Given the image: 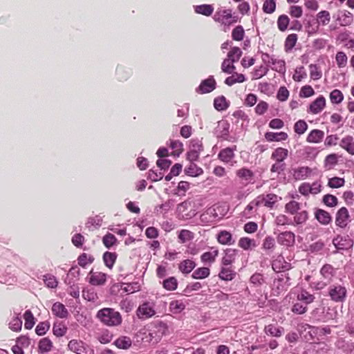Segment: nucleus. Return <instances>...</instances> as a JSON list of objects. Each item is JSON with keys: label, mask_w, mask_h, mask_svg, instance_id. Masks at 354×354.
Instances as JSON below:
<instances>
[{"label": "nucleus", "mask_w": 354, "mask_h": 354, "mask_svg": "<svg viewBox=\"0 0 354 354\" xmlns=\"http://www.w3.org/2000/svg\"><path fill=\"white\" fill-rule=\"evenodd\" d=\"M187 303L183 300H174L169 303V311L174 314L181 313L186 307Z\"/></svg>", "instance_id": "2f4dec72"}, {"label": "nucleus", "mask_w": 354, "mask_h": 354, "mask_svg": "<svg viewBox=\"0 0 354 354\" xmlns=\"http://www.w3.org/2000/svg\"><path fill=\"white\" fill-rule=\"evenodd\" d=\"M194 10L198 14L209 17L213 13L214 8L212 5L203 4L195 6Z\"/></svg>", "instance_id": "37998d69"}, {"label": "nucleus", "mask_w": 354, "mask_h": 354, "mask_svg": "<svg viewBox=\"0 0 354 354\" xmlns=\"http://www.w3.org/2000/svg\"><path fill=\"white\" fill-rule=\"evenodd\" d=\"M230 124L227 120H222L218 121L215 130L217 138L229 142L233 141L232 137L230 136Z\"/></svg>", "instance_id": "9b49d317"}, {"label": "nucleus", "mask_w": 354, "mask_h": 354, "mask_svg": "<svg viewBox=\"0 0 354 354\" xmlns=\"http://www.w3.org/2000/svg\"><path fill=\"white\" fill-rule=\"evenodd\" d=\"M82 297L88 301L95 302L98 299L97 292L93 288H85L82 290Z\"/></svg>", "instance_id": "49530a36"}, {"label": "nucleus", "mask_w": 354, "mask_h": 354, "mask_svg": "<svg viewBox=\"0 0 354 354\" xmlns=\"http://www.w3.org/2000/svg\"><path fill=\"white\" fill-rule=\"evenodd\" d=\"M339 20L342 26L349 25L353 21V15L350 12L345 10L339 16Z\"/></svg>", "instance_id": "69168bd1"}, {"label": "nucleus", "mask_w": 354, "mask_h": 354, "mask_svg": "<svg viewBox=\"0 0 354 354\" xmlns=\"http://www.w3.org/2000/svg\"><path fill=\"white\" fill-rule=\"evenodd\" d=\"M88 282L93 286H103L106 282L107 275L102 272L90 271L88 276Z\"/></svg>", "instance_id": "ddd939ff"}, {"label": "nucleus", "mask_w": 354, "mask_h": 354, "mask_svg": "<svg viewBox=\"0 0 354 354\" xmlns=\"http://www.w3.org/2000/svg\"><path fill=\"white\" fill-rule=\"evenodd\" d=\"M167 145L174 150L172 152L173 156H178L183 151V145L180 140H169Z\"/></svg>", "instance_id": "a19ab883"}, {"label": "nucleus", "mask_w": 354, "mask_h": 354, "mask_svg": "<svg viewBox=\"0 0 354 354\" xmlns=\"http://www.w3.org/2000/svg\"><path fill=\"white\" fill-rule=\"evenodd\" d=\"M234 62H232L227 58L225 59L221 64L222 71L227 74L233 73L236 68L235 66L234 65Z\"/></svg>", "instance_id": "4d7b16f0"}, {"label": "nucleus", "mask_w": 354, "mask_h": 354, "mask_svg": "<svg viewBox=\"0 0 354 354\" xmlns=\"http://www.w3.org/2000/svg\"><path fill=\"white\" fill-rule=\"evenodd\" d=\"M339 146L349 154L354 155V138L352 136L344 137L339 142Z\"/></svg>", "instance_id": "5701e85b"}, {"label": "nucleus", "mask_w": 354, "mask_h": 354, "mask_svg": "<svg viewBox=\"0 0 354 354\" xmlns=\"http://www.w3.org/2000/svg\"><path fill=\"white\" fill-rule=\"evenodd\" d=\"M330 100L332 104H340L344 100V95L341 91L334 89L330 93Z\"/></svg>", "instance_id": "5fc2aeb1"}, {"label": "nucleus", "mask_w": 354, "mask_h": 354, "mask_svg": "<svg viewBox=\"0 0 354 354\" xmlns=\"http://www.w3.org/2000/svg\"><path fill=\"white\" fill-rule=\"evenodd\" d=\"M217 241L221 245H231L234 243L232 234L227 230H221L216 235Z\"/></svg>", "instance_id": "4be33fe9"}, {"label": "nucleus", "mask_w": 354, "mask_h": 354, "mask_svg": "<svg viewBox=\"0 0 354 354\" xmlns=\"http://www.w3.org/2000/svg\"><path fill=\"white\" fill-rule=\"evenodd\" d=\"M322 202L328 207H333L337 205V198L332 194H326L322 198Z\"/></svg>", "instance_id": "052dcab7"}, {"label": "nucleus", "mask_w": 354, "mask_h": 354, "mask_svg": "<svg viewBox=\"0 0 354 354\" xmlns=\"http://www.w3.org/2000/svg\"><path fill=\"white\" fill-rule=\"evenodd\" d=\"M297 37L296 34L289 35L285 41L284 48L286 52L291 50L296 44Z\"/></svg>", "instance_id": "6e6d98bb"}, {"label": "nucleus", "mask_w": 354, "mask_h": 354, "mask_svg": "<svg viewBox=\"0 0 354 354\" xmlns=\"http://www.w3.org/2000/svg\"><path fill=\"white\" fill-rule=\"evenodd\" d=\"M265 138L268 142H280L286 140L288 138L286 133L281 132H267L264 135Z\"/></svg>", "instance_id": "cd10ccee"}, {"label": "nucleus", "mask_w": 354, "mask_h": 354, "mask_svg": "<svg viewBox=\"0 0 354 354\" xmlns=\"http://www.w3.org/2000/svg\"><path fill=\"white\" fill-rule=\"evenodd\" d=\"M53 348V343L49 337L41 339L38 343V350L40 353L50 352Z\"/></svg>", "instance_id": "473e14b6"}, {"label": "nucleus", "mask_w": 354, "mask_h": 354, "mask_svg": "<svg viewBox=\"0 0 354 354\" xmlns=\"http://www.w3.org/2000/svg\"><path fill=\"white\" fill-rule=\"evenodd\" d=\"M52 313L59 318H66L68 312L64 304L60 302H55L52 306Z\"/></svg>", "instance_id": "393cba45"}, {"label": "nucleus", "mask_w": 354, "mask_h": 354, "mask_svg": "<svg viewBox=\"0 0 354 354\" xmlns=\"http://www.w3.org/2000/svg\"><path fill=\"white\" fill-rule=\"evenodd\" d=\"M24 319L25 321L24 328L27 330H30L35 324V318L30 310H27L24 313Z\"/></svg>", "instance_id": "79ce46f5"}, {"label": "nucleus", "mask_w": 354, "mask_h": 354, "mask_svg": "<svg viewBox=\"0 0 354 354\" xmlns=\"http://www.w3.org/2000/svg\"><path fill=\"white\" fill-rule=\"evenodd\" d=\"M335 59L339 68H344L347 64L348 57L342 51H339L337 53Z\"/></svg>", "instance_id": "0e129e2a"}, {"label": "nucleus", "mask_w": 354, "mask_h": 354, "mask_svg": "<svg viewBox=\"0 0 354 354\" xmlns=\"http://www.w3.org/2000/svg\"><path fill=\"white\" fill-rule=\"evenodd\" d=\"M236 275L234 268L232 266L221 265V270L218 274L222 281H229L233 280Z\"/></svg>", "instance_id": "4468645a"}, {"label": "nucleus", "mask_w": 354, "mask_h": 354, "mask_svg": "<svg viewBox=\"0 0 354 354\" xmlns=\"http://www.w3.org/2000/svg\"><path fill=\"white\" fill-rule=\"evenodd\" d=\"M326 106V99L323 95H319L311 102V113L317 114L320 113Z\"/></svg>", "instance_id": "c85d7f7f"}, {"label": "nucleus", "mask_w": 354, "mask_h": 354, "mask_svg": "<svg viewBox=\"0 0 354 354\" xmlns=\"http://www.w3.org/2000/svg\"><path fill=\"white\" fill-rule=\"evenodd\" d=\"M194 238V233L188 230H181L179 231L178 234V241L180 243H185L188 241H191Z\"/></svg>", "instance_id": "ea45409f"}, {"label": "nucleus", "mask_w": 354, "mask_h": 354, "mask_svg": "<svg viewBox=\"0 0 354 354\" xmlns=\"http://www.w3.org/2000/svg\"><path fill=\"white\" fill-rule=\"evenodd\" d=\"M271 68L272 70L284 73L286 72V63L282 59H271Z\"/></svg>", "instance_id": "a18cd8bd"}, {"label": "nucleus", "mask_w": 354, "mask_h": 354, "mask_svg": "<svg viewBox=\"0 0 354 354\" xmlns=\"http://www.w3.org/2000/svg\"><path fill=\"white\" fill-rule=\"evenodd\" d=\"M281 198L280 196L273 193L261 194L257 197L260 206L263 205L270 209H273Z\"/></svg>", "instance_id": "0eeeda50"}, {"label": "nucleus", "mask_w": 354, "mask_h": 354, "mask_svg": "<svg viewBox=\"0 0 354 354\" xmlns=\"http://www.w3.org/2000/svg\"><path fill=\"white\" fill-rule=\"evenodd\" d=\"M245 36V30L242 26H236L232 31V37L234 41H242Z\"/></svg>", "instance_id": "864d4df0"}, {"label": "nucleus", "mask_w": 354, "mask_h": 354, "mask_svg": "<svg viewBox=\"0 0 354 354\" xmlns=\"http://www.w3.org/2000/svg\"><path fill=\"white\" fill-rule=\"evenodd\" d=\"M238 246L244 250H250L255 248L257 244L254 239L244 236L239 240Z\"/></svg>", "instance_id": "a878e982"}, {"label": "nucleus", "mask_w": 354, "mask_h": 354, "mask_svg": "<svg viewBox=\"0 0 354 354\" xmlns=\"http://www.w3.org/2000/svg\"><path fill=\"white\" fill-rule=\"evenodd\" d=\"M320 274L326 279H330L335 274V270L330 264L326 263L320 269Z\"/></svg>", "instance_id": "58836bf2"}, {"label": "nucleus", "mask_w": 354, "mask_h": 354, "mask_svg": "<svg viewBox=\"0 0 354 354\" xmlns=\"http://www.w3.org/2000/svg\"><path fill=\"white\" fill-rule=\"evenodd\" d=\"M214 20L216 22L220 23L225 26H230L232 24L238 21V17L233 16L230 9H219L218 10L214 17Z\"/></svg>", "instance_id": "7ed1b4c3"}, {"label": "nucleus", "mask_w": 354, "mask_h": 354, "mask_svg": "<svg viewBox=\"0 0 354 354\" xmlns=\"http://www.w3.org/2000/svg\"><path fill=\"white\" fill-rule=\"evenodd\" d=\"M353 241L348 236L338 235L333 239V244L337 249V251L334 252V253L339 250H347L353 246Z\"/></svg>", "instance_id": "f8f14e48"}, {"label": "nucleus", "mask_w": 354, "mask_h": 354, "mask_svg": "<svg viewBox=\"0 0 354 354\" xmlns=\"http://www.w3.org/2000/svg\"><path fill=\"white\" fill-rule=\"evenodd\" d=\"M277 242L283 246H291L295 243V234L291 232H281L277 236Z\"/></svg>", "instance_id": "a211bd4d"}, {"label": "nucleus", "mask_w": 354, "mask_h": 354, "mask_svg": "<svg viewBox=\"0 0 354 354\" xmlns=\"http://www.w3.org/2000/svg\"><path fill=\"white\" fill-rule=\"evenodd\" d=\"M155 302L153 301H146L139 306L137 310V315L140 319H148L156 314Z\"/></svg>", "instance_id": "39448f33"}, {"label": "nucleus", "mask_w": 354, "mask_h": 354, "mask_svg": "<svg viewBox=\"0 0 354 354\" xmlns=\"http://www.w3.org/2000/svg\"><path fill=\"white\" fill-rule=\"evenodd\" d=\"M236 151V146L229 147L224 148L220 151L218 154V158L225 164H230V166H234L236 161L234 160L235 158L234 151Z\"/></svg>", "instance_id": "1a4fd4ad"}, {"label": "nucleus", "mask_w": 354, "mask_h": 354, "mask_svg": "<svg viewBox=\"0 0 354 354\" xmlns=\"http://www.w3.org/2000/svg\"><path fill=\"white\" fill-rule=\"evenodd\" d=\"M68 349L76 354H93V351L91 349L87 344L80 339H73L68 342Z\"/></svg>", "instance_id": "20e7f679"}, {"label": "nucleus", "mask_w": 354, "mask_h": 354, "mask_svg": "<svg viewBox=\"0 0 354 354\" xmlns=\"http://www.w3.org/2000/svg\"><path fill=\"white\" fill-rule=\"evenodd\" d=\"M330 20V16L328 11L322 10L317 15L315 19L311 21V28L314 30V25L316 24V28H318L319 26H326Z\"/></svg>", "instance_id": "dca6fc26"}, {"label": "nucleus", "mask_w": 354, "mask_h": 354, "mask_svg": "<svg viewBox=\"0 0 354 354\" xmlns=\"http://www.w3.org/2000/svg\"><path fill=\"white\" fill-rule=\"evenodd\" d=\"M116 241V237L111 233H107L105 236H104L102 239L103 244L107 248H110L111 247L114 245Z\"/></svg>", "instance_id": "338daca9"}, {"label": "nucleus", "mask_w": 354, "mask_h": 354, "mask_svg": "<svg viewBox=\"0 0 354 354\" xmlns=\"http://www.w3.org/2000/svg\"><path fill=\"white\" fill-rule=\"evenodd\" d=\"M259 206V201L256 197L245 207L242 212L243 216L248 218L254 216Z\"/></svg>", "instance_id": "412c9836"}, {"label": "nucleus", "mask_w": 354, "mask_h": 354, "mask_svg": "<svg viewBox=\"0 0 354 354\" xmlns=\"http://www.w3.org/2000/svg\"><path fill=\"white\" fill-rule=\"evenodd\" d=\"M290 19L286 15H281L278 17L277 19V27L279 30L285 31L288 26Z\"/></svg>", "instance_id": "bf43d9fd"}, {"label": "nucleus", "mask_w": 354, "mask_h": 354, "mask_svg": "<svg viewBox=\"0 0 354 354\" xmlns=\"http://www.w3.org/2000/svg\"><path fill=\"white\" fill-rule=\"evenodd\" d=\"M214 106L217 111H224L227 109L228 103L224 96H219L214 99Z\"/></svg>", "instance_id": "8fccbe9b"}, {"label": "nucleus", "mask_w": 354, "mask_h": 354, "mask_svg": "<svg viewBox=\"0 0 354 354\" xmlns=\"http://www.w3.org/2000/svg\"><path fill=\"white\" fill-rule=\"evenodd\" d=\"M307 129H308V124L303 120H298L294 125L295 131L297 134H299V135L304 133V132L307 130Z\"/></svg>", "instance_id": "774afa93"}, {"label": "nucleus", "mask_w": 354, "mask_h": 354, "mask_svg": "<svg viewBox=\"0 0 354 354\" xmlns=\"http://www.w3.org/2000/svg\"><path fill=\"white\" fill-rule=\"evenodd\" d=\"M236 174L239 178L245 181L252 180L254 176L253 172L250 169L245 167L238 169L236 171Z\"/></svg>", "instance_id": "3c124183"}, {"label": "nucleus", "mask_w": 354, "mask_h": 354, "mask_svg": "<svg viewBox=\"0 0 354 354\" xmlns=\"http://www.w3.org/2000/svg\"><path fill=\"white\" fill-rule=\"evenodd\" d=\"M210 274V270L207 267H201L195 270L192 274V277L195 279H203Z\"/></svg>", "instance_id": "4c0bfd02"}, {"label": "nucleus", "mask_w": 354, "mask_h": 354, "mask_svg": "<svg viewBox=\"0 0 354 354\" xmlns=\"http://www.w3.org/2000/svg\"><path fill=\"white\" fill-rule=\"evenodd\" d=\"M203 151V146L201 141L192 140L189 150L187 152V160L189 162H196L199 159L201 153Z\"/></svg>", "instance_id": "6e6552de"}, {"label": "nucleus", "mask_w": 354, "mask_h": 354, "mask_svg": "<svg viewBox=\"0 0 354 354\" xmlns=\"http://www.w3.org/2000/svg\"><path fill=\"white\" fill-rule=\"evenodd\" d=\"M117 257L118 254L115 252H105L103 254V261L105 266L109 269H112L116 261Z\"/></svg>", "instance_id": "c9c22d12"}, {"label": "nucleus", "mask_w": 354, "mask_h": 354, "mask_svg": "<svg viewBox=\"0 0 354 354\" xmlns=\"http://www.w3.org/2000/svg\"><path fill=\"white\" fill-rule=\"evenodd\" d=\"M347 295L346 288L341 285H332L329 287L328 295L335 302H344Z\"/></svg>", "instance_id": "423d86ee"}, {"label": "nucleus", "mask_w": 354, "mask_h": 354, "mask_svg": "<svg viewBox=\"0 0 354 354\" xmlns=\"http://www.w3.org/2000/svg\"><path fill=\"white\" fill-rule=\"evenodd\" d=\"M94 257L92 255H88L86 253L81 254L77 258V263L80 266L85 268L87 265L91 264L94 261Z\"/></svg>", "instance_id": "c03bdc74"}, {"label": "nucleus", "mask_w": 354, "mask_h": 354, "mask_svg": "<svg viewBox=\"0 0 354 354\" xmlns=\"http://www.w3.org/2000/svg\"><path fill=\"white\" fill-rule=\"evenodd\" d=\"M276 9V0H266L263 5V10L265 13L272 14Z\"/></svg>", "instance_id": "e2e57ef3"}, {"label": "nucleus", "mask_w": 354, "mask_h": 354, "mask_svg": "<svg viewBox=\"0 0 354 354\" xmlns=\"http://www.w3.org/2000/svg\"><path fill=\"white\" fill-rule=\"evenodd\" d=\"M67 330L66 325L62 322H55L53 326V333L58 337H63L66 333Z\"/></svg>", "instance_id": "e433bc0d"}, {"label": "nucleus", "mask_w": 354, "mask_h": 354, "mask_svg": "<svg viewBox=\"0 0 354 354\" xmlns=\"http://www.w3.org/2000/svg\"><path fill=\"white\" fill-rule=\"evenodd\" d=\"M167 331L168 326L167 324L158 321L153 323L145 331H140V334L142 335L141 338L144 342L154 344L159 342L162 337L167 334Z\"/></svg>", "instance_id": "f257e3e1"}, {"label": "nucleus", "mask_w": 354, "mask_h": 354, "mask_svg": "<svg viewBox=\"0 0 354 354\" xmlns=\"http://www.w3.org/2000/svg\"><path fill=\"white\" fill-rule=\"evenodd\" d=\"M315 216L316 219L322 225H328L332 221V217L330 214L321 209H317L315 212Z\"/></svg>", "instance_id": "bb28decb"}, {"label": "nucleus", "mask_w": 354, "mask_h": 354, "mask_svg": "<svg viewBox=\"0 0 354 354\" xmlns=\"http://www.w3.org/2000/svg\"><path fill=\"white\" fill-rule=\"evenodd\" d=\"M218 250L212 248L211 250L203 253L201 256V261L205 265L211 266L215 261L218 256Z\"/></svg>", "instance_id": "6ab92c4d"}, {"label": "nucleus", "mask_w": 354, "mask_h": 354, "mask_svg": "<svg viewBox=\"0 0 354 354\" xmlns=\"http://www.w3.org/2000/svg\"><path fill=\"white\" fill-rule=\"evenodd\" d=\"M216 82L213 76H209L207 79L201 82L196 91L201 94L208 93L215 89Z\"/></svg>", "instance_id": "2eb2a0df"}, {"label": "nucleus", "mask_w": 354, "mask_h": 354, "mask_svg": "<svg viewBox=\"0 0 354 354\" xmlns=\"http://www.w3.org/2000/svg\"><path fill=\"white\" fill-rule=\"evenodd\" d=\"M309 301H298L293 305L292 311L297 314H303L308 310V304Z\"/></svg>", "instance_id": "09e8293b"}, {"label": "nucleus", "mask_w": 354, "mask_h": 354, "mask_svg": "<svg viewBox=\"0 0 354 354\" xmlns=\"http://www.w3.org/2000/svg\"><path fill=\"white\" fill-rule=\"evenodd\" d=\"M345 180L344 178L333 177L329 178L328 186L331 188H339L344 185Z\"/></svg>", "instance_id": "680f3d73"}, {"label": "nucleus", "mask_w": 354, "mask_h": 354, "mask_svg": "<svg viewBox=\"0 0 354 354\" xmlns=\"http://www.w3.org/2000/svg\"><path fill=\"white\" fill-rule=\"evenodd\" d=\"M115 346L120 349H129L132 345V341L129 337L121 336L115 342Z\"/></svg>", "instance_id": "f704fd0d"}, {"label": "nucleus", "mask_w": 354, "mask_h": 354, "mask_svg": "<svg viewBox=\"0 0 354 354\" xmlns=\"http://www.w3.org/2000/svg\"><path fill=\"white\" fill-rule=\"evenodd\" d=\"M242 50L239 47L234 46L231 48L228 52L227 58L231 60L232 62H237L242 55Z\"/></svg>", "instance_id": "de8ad7c7"}, {"label": "nucleus", "mask_w": 354, "mask_h": 354, "mask_svg": "<svg viewBox=\"0 0 354 354\" xmlns=\"http://www.w3.org/2000/svg\"><path fill=\"white\" fill-rule=\"evenodd\" d=\"M96 317L108 326H118L122 321L120 313L111 308H104L98 310Z\"/></svg>", "instance_id": "f03ea898"}, {"label": "nucleus", "mask_w": 354, "mask_h": 354, "mask_svg": "<svg viewBox=\"0 0 354 354\" xmlns=\"http://www.w3.org/2000/svg\"><path fill=\"white\" fill-rule=\"evenodd\" d=\"M239 250L236 249L228 248L225 251V254L221 259V265L232 266L236 261Z\"/></svg>", "instance_id": "f3484780"}, {"label": "nucleus", "mask_w": 354, "mask_h": 354, "mask_svg": "<svg viewBox=\"0 0 354 354\" xmlns=\"http://www.w3.org/2000/svg\"><path fill=\"white\" fill-rule=\"evenodd\" d=\"M217 216L216 209L210 207L201 214L200 222L203 225H207L209 223L214 222Z\"/></svg>", "instance_id": "aec40b11"}, {"label": "nucleus", "mask_w": 354, "mask_h": 354, "mask_svg": "<svg viewBox=\"0 0 354 354\" xmlns=\"http://www.w3.org/2000/svg\"><path fill=\"white\" fill-rule=\"evenodd\" d=\"M162 286L167 290H175L178 287V281L174 277H169L162 281Z\"/></svg>", "instance_id": "603ef678"}, {"label": "nucleus", "mask_w": 354, "mask_h": 354, "mask_svg": "<svg viewBox=\"0 0 354 354\" xmlns=\"http://www.w3.org/2000/svg\"><path fill=\"white\" fill-rule=\"evenodd\" d=\"M351 221V215L346 207H342L337 210L335 214V225L342 228L345 229Z\"/></svg>", "instance_id": "9d476101"}, {"label": "nucleus", "mask_w": 354, "mask_h": 354, "mask_svg": "<svg viewBox=\"0 0 354 354\" xmlns=\"http://www.w3.org/2000/svg\"><path fill=\"white\" fill-rule=\"evenodd\" d=\"M50 326V322L48 321L39 322L35 328V333L39 336L44 335L49 330Z\"/></svg>", "instance_id": "13d9d810"}, {"label": "nucleus", "mask_w": 354, "mask_h": 354, "mask_svg": "<svg viewBox=\"0 0 354 354\" xmlns=\"http://www.w3.org/2000/svg\"><path fill=\"white\" fill-rule=\"evenodd\" d=\"M288 156V151L282 147H278L272 153L271 159L275 162H283Z\"/></svg>", "instance_id": "c756f323"}, {"label": "nucleus", "mask_w": 354, "mask_h": 354, "mask_svg": "<svg viewBox=\"0 0 354 354\" xmlns=\"http://www.w3.org/2000/svg\"><path fill=\"white\" fill-rule=\"evenodd\" d=\"M184 171L187 176L192 177H198L203 174V169L195 164L194 162H189Z\"/></svg>", "instance_id": "b1692460"}, {"label": "nucleus", "mask_w": 354, "mask_h": 354, "mask_svg": "<svg viewBox=\"0 0 354 354\" xmlns=\"http://www.w3.org/2000/svg\"><path fill=\"white\" fill-rule=\"evenodd\" d=\"M232 75L230 77H227L225 80V84L229 86H232L236 83H243L246 80V78L244 75L238 73H232Z\"/></svg>", "instance_id": "72a5a7b5"}, {"label": "nucleus", "mask_w": 354, "mask_h": 354, "mask_svg": "<svg viewBox=\"0 0 354 354\" xmlns=\"http://www.w3.org/2000/svg\"><path fill=\"white\" fill-rule=\"evenodd\" d=\"M196 267L195 262L192 259H185L178 264L179 270L185 274H189Z\"/></svg>", "instance_id": "7c9ffc66"}]
</instances>
